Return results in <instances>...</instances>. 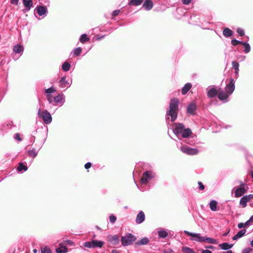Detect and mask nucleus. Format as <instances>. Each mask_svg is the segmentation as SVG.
I'll use <instances>...</instances> for the list:
<instances>
[{"label": "nucleus", "mask_w": 253, "mask_h": 253, "mask_svg": "<svg viewBox=\"0 0 253 253\" xmlns=\"http://www.w3.org/2000/svg\"><path fill=\"white\" fill-rule=\"evenodd\" d=\"M249 220L250 222H253V215L250 218Z\"/></svg>", "instance_id": "e2e57ef3"}, {"label": "nucleus", "mask_w": 253, "mask_h": 253, "mask_svg": "<svg viewBox=\"0 0 253 253\" xmlns=\"http://www.w3.org/2000/svg\"><path fill=\"white\" fill-rule=\"evenodd\" d=\"M38 116L39 118L43 120L45 124H49L52 122L51 116L47 110L42 112L41 109H39Z\"/></svg>", "instance_id": "39448f33"}, {"label": "nucleus", "mask_w": 253, "mask_h": 253, "mask_svg": "<svg viewBox=\"0 0 253 253\" xmlns=\"http://www.w3.org/2000/svg\"><path fill=\"white\" fill-rule=\"evenodd\" d=\"M246 232V229H242L239 231L235 236H233L232 239L233 240H238V239L242 237L245 234Z\"/></svg>", "instance_id": "b1692460"}, {"label": "nucleus", "mask_w": 253, "mask_h": 253, "mask_svg": "<svg viewBox=\"0 0 253 253\" xmlns=\"http://www.w3.org/2000/svg\"><path fill=\"white\" fill-rule=\"evenodd\" d=\"M153 6V3L151 0H145L143 4V7L148 11L151 10Z\"/></svg>", "instance_id": "a211bd4d"}, {"label": "nucleus", "mask_w": 253, "mask_h": 253, "mask_svg": "<svg viewBox=\"0 0 253 253\" xmlns=\"http://www.w3.org/2000/svg\"><path fill=\"white\" fill-rule=\"evenodd\" d=\"M179 103V100L176 98H173L170 100L169 109L167 110L166 113V120L169 119V117H170V121L171 122H174L176 119L178 114Z\"/></svg>", "instance_id": "f03ea898"}, {"label": "nucleus", "mask_w": 253, "mask_h": 253, "mask_svg": "<svg viewBox=\"0 0 253 253\" xmlns=\"http://www.w3.org/2000/svg\"><path fill=\"white\" fill-rule=\"evenodd\" d=\"M250 245L252 247H253V240L251 241Z\"/></svg>", "instance_id": "774afa93"}, {"label": "nucleus", "mask_w": 253, "mask_h": 253, "mask_svg": "<svg viewBox=\"0 0 253 253\" xmlns=\"http://www.w3.org/2000/svg\"><path fill=\"white\" fill-rule=\"evenodd\" d=\"M213 248L214 247L212 246H209L206 247V248L210 249H213Z\"/></svg>", "instance_id": "338daca9"}, {"label": "nucleus", "mask_w": 253, "mask_h": 253, "mask_svg": "<svg viewBox=\"0 0 253 253\" xmlns=\"http://www.w3.org/2000/svg\"><path fill=\"white\" fill-rule=\"evenodd\" d=\"M107 238L108 241L113 245L116 246L119 244L120 239L117 235L114 236L108 235Z\"/></svg>", "instance_id": "9d476101"}, {"label": "nucleus", "mask_w": 253, "mask_h": 253, "mask_svg": "<svg viewBox=\"0 0 253 253\" xmlns=\"http://www.w3.org/2000/svg\"><path fill=\"white\" fill-rule=\"evenodd\" d=\"M192 87V84L191 83H187L184 86L182 87L181 90V92L183 95L186 94L188 91Z\"/></svg>", "instance_id": "393cba45"}, {"label": "nucleus", "mask_w": 253, "mask_h": 253, "mask_svg": "<svg viewBox=\"0 0 253 253\" xmlns=\"http://www.w3.org/2000/svg\"><path fill=\"white\" fill-rule=\"evenodd\" d=\"M142 0H131L128 2V5L138 6L142 3Z\"/></svg>", "instance_id": "72a5a7b5"}, {"label": "nucleus", "mask_w": 253, "mask_h": 253, "mask_svg": "<svg viewBox=\"0 0 253 253\" xmlns=\"http://www.w3.org/2000/svg\"><path fill=\"white\" fill-rule=\"evenodd\" d=\"M244 46V52L248 53L251 51V46L249 43L246 42H243L242 44Z\"/></svg>", "instance_id": "f704fd0d"}, {"label": "nucleus", "mask_w": 253, "mask_h": 253, "mask_svg": "<svg viewBox=\"0 0 253 253\" xmlns=\"http://www.w3.org/2000/svg\"><path fill=\"white\" fill-rule=\"evenodd\" d=\"M247 192L245 187H238L235 191V197L236 198L242 196Z\"/></svg>", "instance_id": "4468645a"}, {"label": "nucleus", "mask_w": 253, "mask_h": 253, "mask_svg": "<svg viewBox=\"0 0 253 253\" xmlns=\"http://www.w3.org/2000/svg\"><path fill=\"white\" fill-rule=\"evenodd\" d=\"M155 173L151 170L145 171L140 179V182L142 184H146L151 181L154 177Z\"/></svg>", "instance_id": "423d86ee"}, {"label": "nucleus", "mask_w": 253, "mask_h": 253, "mask_svg": "<svg viewBox=\"0 0 253 253\" xmlns=\"http://www.w3.org/2000/svg\"><path fill=\"white\" fill-rule=\"evenodd\" d=\"M59 86L61 88H68L70 86L71 83L69 82L66 80V77L64 76L61 78L59 81Z\"/></svg>", "instance_id": "ddd939ff"}, {"label": "nucleus", "mask_w": 253, "mask_h": 253, "mask_svg": "<svg viewBox=\"0 0 253 253\" xmlns=\"http://www.w3.org/2000/svg\"><path fill=\"white\" fill-rule=\"evenodd\" d=\"M70 64L67 62H64L62 65V69L65 72L68 71L70 70Z\"/></svg>", "instance_id": "e433bc0d"}, {"label": "nucleus", "mask_w": 253, "mask_h": 253, "mask_svg": "<svg viewBox=\"0 0 253 253\" xmlns=\"http://www.w3.org/2000/svg\"><path fill=\"white\" fill-rule=\"evenodd\" d=\"M91 166V164L90 162L86 163L84 165V168L85 169H89Z\"/></svg>", "instance_id": "603ef678"}, {"label": "nucleus", "mask_w": 253, "mask_h": 253, "mask_svg": "<svg viewBox=\"0 0 253 253\" xmlns=\"http://www.w3.org/2000/svg\"><path fill=\"white\" fill-rule=\"evenodd\" d=\"M23 2L26 10H30L33 6L32 0H23Z\"/></svg>", "instance_id": "5701e85b"}, {"label": "nucleus", "mask_w": 253, "mask_h": 253, "mask_svg": "<svg viewBox=\"0 0 253 253\" xmlns=\"http://www.w3.org/2000/svg\"><path fill=\"white\" fill-rule=\"evenodd\" d=\"M19 0H11V3L13 4L17 5L18 3Z\"/></svg>", "instance_id": "4d7b16f0"}, {"label": "nucleus", "mask_w": 253, "mask_h": 253, "mask_svg": "<svg viewBox=\"0 0 253 253\" xmlns=\"http://www.w3.org/2000/svg\"><path fill=\"white\" fill-rule=\"evenodd\" d=\"M41 252L42 253H52L50 249L47 247H45L43 248H42Z\"/></svg>", "instance_id": "79ce46f5"}, {"label": "nucleus", "mask_w": 253, "mask_h": 253, "mask_svg": "<svg viewBox=\"0 0 253 253\" xmlns=\"http://www.w3.org/2000/svg\"><path fill=\"white\" fill-rule=\"evenodd\" d=\"M53 101L56 104L62 106L65 102V96L63 94H58L57 95L53 97Z\"/></svg>", "instance_id": "9b49d317"}, {"label": "nucleus", "mask_w": 253, "mask_h": 253, "mask_svg": "<svg viewBox=\"0 0 253 253\" xmlns=\"http://www.w3.org/2000/svg\"><path fill=\"white\" fill-rule=\"evenodd\" d=\"M197 108L196 105L194 103H191L190 104L187 108V111L188 114L191 115H194L195 111H196Z\"/></svg>", "instance_id": "6ab92c4d"}, {"label": "nucleus", "mask_w": 253, "mask_h": 253, "mask_svg": "<svg viewBox=\"0 0 253 253\" xmlns=\"http://www.w3.org/2000/svg\"><path fill=\"white\" fill-rule=\"evenodd\" d=\"M203 242H207L210 244H217L218 242L216 240L210 238L204 237Z\"/></svg>", "instance_id": "c85d7f7f"}, {"label": "nucleus", "mask_w": 253, "mask_h": 253, "mask_svg": "<svg viewBox=\"0 0 253 253\" xmlns=\"http://www.w3.org/2000/svg\"><path fill=\"white\" fill-rule=\"evenodd\" d=\"M14 138L15 140H17L19 141H21L22 140V138H21L20 134L18 133L15 134Z\"/></svg>", "instance_id": "de8ad7c7"}, {"label": "nucleus", "mask_w": 253, "mask_h": 253, "mask_svg": "<svg viewBox=\"0 0 253 253\" xmlns=\"http://www.w3.org/2000/svg\"><path fill=\"white\" fill-rule=\"evenodd\" d=\"M251 222H250V221H249V220H248L245 223H244V227H247L248 226H249L250 224H251Z\"/></svg>", "instance_id": "6e6d98bb"}, {"label": "nucleus", "mask_w": 253, "mask_h": 253, "mask_svg": "<svg viewBox=\"0 0 253 253\" xmlns=\"http://www.w3.org/2000/svg\"><path fill=\"white\" fill-rule=\"evenodd\" d=\"M67 242L69 245H72L73 244V242L71 240H67Z\"/></svg>", "instance_id": "0e129e2a"}, {"label": "nucleus", "mask_w": 253, "mask_h": 253, "mask_svg": "<svg viewBox=\"0 0 253 253\" xmlns=\"http://www.w3.org/2000/svg\"><path fill=\"white\" fill-rule=\"evenodd\" d=\"M104 37V36H100V37H97V40H98V41H100L101 40V39H102V38Z\"/></svg>", "instance_id": "69168bd1"}, {"label": "nucleus", "mask_w": 253, "mask_h": 253, "mask_svg": "<svg viewBox=\"0 0 253 253\" xmlns=\"http://www.w3.org/2000/svg\"><path fill=\"white\" fill-rule=\"evenodd\" d=\"M13 50L15 53L19 54L21 55L24 51V47L20 44H17L13 46Z\"/></svg>", "instance_id": "f3484780"}, {"label": "nucleus", "mask_w": 253, "mask_h": 253, "mask_svg": "<svg viewBox=\"0 0 253 253\" xmlns=\"http://www.w3.org/2000/svg\"><path fill=\"white\" fill-rule=\"evenodd\" d=\"M217 203L215 200L211 201L209 203L210 209L213 211H217Z\"/></svg>", "instance_id": "cd10ccee"}, {"label": "nucleus", "mask_w": 253, "mask_h": 253, "mask_svg": "<svg viewBox=\"0 0 253 253\" xmlns=\"http://www.w3.org/2000/svg\"><path fill=\"white\" fill-rule=\"evenodd\" d=\"M182 251L184 253H195L193 250L187 247H184L182 249Z\"/></svg>", "instance_id": "4c0bfd02"}, {"label": "nucleus", "mask_w": 253, "mask_h": 253, "mask_svg": "<svg viewBox=\"0 0 253 253\" xmlns=\"http://www.w3.org/2000/svg\"><path fill=\"white\" fill-rule=\"evenodd\" d=\"M243 42H241V41H238V40H236V39H233L231 42V44L233 45H234V46H237L239 44H242Z\"/></svg>", "instance_id": "a19ab883"}, {"label": "nucleus", "mask_w": 253, "mask_h": 253, "mask_svg": "<svg viewBox=\"0 0 253 253\" xmlns=\"http://www.w3.org/2000/svg\"><path fill=\"white\" fill-rule=\"evenodd\" d=\"M149 242V239L147 237H144L139 241L135 242V244L136 246H142L147 245Z\"/></svg>", "instance_id": "412c9836"}, {"label": "nucleus", "mask_w": 253, "mask_h": 253, "mask_svg": "<svg viewBox=\"0 0 253 253\" xmlns=\"http://www.w3.org/2000/svg\"><path fill=\"white\" fill-rule=\"evenodd\" d=\"M232 67L235 70H239V64L238 62H237L236 61H233L232 62Z\"/></svg>", "instance_id": "37998d69"}, {"label": "nucleus", "mask_w": 253, "mask_h": 253, "mask_svg": "<svg viewBox=\"0 0 253 253\" xmlns=\"http://www.w3.org/2000/svg\"><path fill=\"white\" fill-rule=\"evenodd\" d=\"M28 168L27 166L23 165L22 163H19L17 168V170L19 172H21L22 170L25 171L27 170Z\"/></svg>", "instance_id": "2f4dec72"}, {"label": "nucleus", "mask_w": 253, "mask_h": 253, "mask_svg": "<svg viewBox=\"0 0 253 253\" xmlns=\"http://www.w3.org/2000/svg\"><path fill=\"white\" fill-rule=\"evenodd\" d=\"M136 237L131 233H127L121 238V241L124 247L128 246L135 242Z\"/></svg>", "instance_id": "20e7f679"}, {"label": "nucleus", "mask_w": 253, "mask_h": 253, "mask_svg": "<svg viewBox=\"0 0 253 253\" xmlns=\"http://www.w3.org/2000/svg\"><path fill=\"white\" fill-rule=\"evenodd\" d=\"M237 32L240 36H243L245 35L244 30L240 28H238L237 30Z\"/></svg>", "instance_id": "a18cd8bd"}, {"label": "nucleus", "mask_w": 253, "mask_h": 253, "mask_svg": "<svg viewBox=\"0 0 253 253\" xmlns=\"http://www.w3.org/2000/svg\"><path fill=\"white\" fill-rule=\"evenodd\" d=\"M235 90V81L233 79L230 78L229 82L227 84L225 87V91L221 88L218 89L217 94L218 99L223 101L227 102L228 101V97L231 95Z\"/></svg>", "instance_id": "f257e3e1"}, {"label": "nucleus", "mask_w": 253, "mask_h": 253, "mask_svg": "<svg viewBox=\"0 0 253 253\" xmlns=\"http://www.w3.org/2000/svg\"><path fill=\"white\" fill-rule=\"evenodd\" d=\"M184 232L187 235L190 236V240L192 241H197L198 242H203L204 237H202L200 233H194L184 230Z\"/></svg>", "instance_id": "1a4fd4ad"}, {"label": "nucleus", "mask_w": 253, "mask_h": 253, "mask_svg": "<svg viewBox=\"0 0 253 253\" xmlns=\"http://www.w3.org/2000/svg\"><path fill=\"white\" fill-rule=\"evenodd\" d=\"M182 1L183 4L187 5L190 3L191 0H182Z\"/></svg>", "instance_id": "5fc2aeb1"}, {"label": "nucleus", "mask_w": 253, "mask_h": 253, "mask_svg": "<svg viewBox=\"0 0 253 253\" xmlns=\"http://www.w3.org/2000/svg\"><path fill=\"white\" fill-rule=\"evenodd\" d=\"M89 40V38L87 37V35L84 34L82 35L80 38V41L81 43H84Z\"/></svg>", "instance_id": "473e14b6"}, {"label": "nucleus", "mask_w": 253, "mask_h": 253, "mask_svg": "<svg viewBox=\"0 0 253 253\" xmlns=\"http://www.w3.org/2000/svg\"><path fill=\"white\" fill-rule=\"evenodd\" d=\"M233 34V31L228 28H225L223 30V35L226 38L232 36Z\"/></svg>", "instance_id": "bb28decb"}, {"label": "nucleus", "mask_w": 253, "mask_h": 253, "mask_svg": "<svg viewBox=\"0 0 253 253\" xmlns=\"http://www.w3.org/2000/svg\"><path fill=\"white\" fill-rule=\"evenodd\" d=\"M47 100L49 103H52L53 101V98L51 94H47L46 95Z\"/></svg>", "instance_id": "49530a36"}, {"label": "nucleus", "mask_w": 253, "mask_h": 253, "mask_svg": "<svg viewBox=\"0 0 253 253\" xmlns=\"http://www.w3.org/2000/svg\"><path fill=\"white\" fill-rule=\"evenodd\" d=\"M82 51V48L80 47L75 48L73 50V53L76 56H78L80 55Z\"/></svg>", "instance_id": "58836bf2"}, {"label": "nucleus", "mask_w": 253, "mask_h": 253, "mask_svg": "<svg viewBox=\"0 0 253 253\" xmlns=\"http://www.w3.org/2000/svg\"><path fill=\"white\" fill-rule=\"evenodd\" d=\"M145 219V216L144 212L140 211L136 216L135 222L138 224H141L144 221Z\"/></svg>", "instance_id": "2eb2a0df"}, {"label": "nucleus", "mask_w": 253, "mask_h": 253, "mask_svg": "<svg viewBox=\"0 0 253 253\" xmlns=\"http://www.w3.org/2000/svg\"><path fill=\"white\" fill-rule=\"evenodd\" d=\"M252 251V249L250 248H247L244 249L242 253H250Z\"/></svg>", "instance_id": "8fccbe9b"}, {"label": "nucleus", "mask_w": 253, "mask_h": 253, "mask_svg": "<svg viewBox=\"0 0 253 253\" xmlns=\"http://www.w3.org/2000/svg\"><path fill=\"white\" fill-rule=\"evenodd\" d=\"M111 253H120V252L117 250H113Z\"/></svg>", "instance_id": "680f3d73"}, {"label": "nucleus", "mask_w": 253, "mask_h": 253, "mask_svg": "<svg viewBox=\"0 0 253 253\" xmlns=\"http://www.w3.org/2000/svg\"><path fill=\"white\" fill-rule=\"evenodd\" d=\"M239 183H240L239 187H245V184L242 181H240Z\"/></svg>", "instance_id": "052dcab7"}, {"label": "nucleus", "mask_w": 253, "mask_h": 253, "mask_svg": "<svg viewBox=\"0 0 253 253\" xmlns=\"http://www.w3.org/2000/svg\"><path fill=\"white\" fill-rule=\"evenodd\" d=\"M180 147V150L184 153L187 155H196L198 154V150L195 148H192L185 145H183Z\"/></svg>", "instance_id": "6e6552de"}, {"label": "nucleus", "mask_w": 253, "mask_h": 253, "mask_svg": "<svg viewBox=\"0 0 253 253\" xmlns=\"http://www.w3.org/2000/svg\"><path fill=\"white\" fill-rule=\"evenodd\" d=\"M173 131L178 138L181 139H186L190 137L192 134L190 128H185L184 126L180 123L175 124Z\"/></svg>", "instance_id": "7ed1b4c3"}, {"label": "nucleus", "mask_w": 253, "mask_h": 253, "mask_svg": "<svg viewBox=\"0 0 253 253\" xmlns=\"http://www.w3.org/2000/svg\"><path fill=\"white\" fill-rule=\"evenodd\" d=\"M158 234L159 237L160 238H165L168 236V232L162 228L158 229Z\"/></svg>", "instance_id": "aec40b11"}, {"label": "nucleus", "mask_w": 253, "mask_h": 253, "mask_svg": "<svg viewBox=\"0 0 253 253\" xmlns=\"http://www.w3.org/2000/svg\"><path fill=\"white\" fill-rule=\"evenodd\" d=\"M116 219H117V218L116 217V216L115 215H114L113 214H111L110 216H109V220H110V221L112 223H114L116 221Z\"/></svg>", "instance_id": "c03bdc74"}, {"label": "nucleus", "mask_w": 253, "mask_h": 253, "mask_svg": "<svg viewBox=\"0 0 253 253\" xmlns=\"http://www.w3.org/2000/svg\"><path fill=\"white\" fill-rule=\"evenodd\" d=\"M198 184L199 185V188L200 190H203L204 189L205 186H204V185H203V184L202 183V182L199 181Z\"/></svg>", "instance_id": "3c124183"}, {"label": "nucleus", "mask_w": 253, "mask_h": 253, "mask_svg": "<svg viewBox=\"0 0 253 253\" xmlns=\"http://www.w3.org/2000/svg\"><path fill=\"white\" fill-rule=\"evenodd\" d=\"M249 201L247 200V197L244 196L240 199V205L242 208H245L247 206V203Z\"/></svg>", "instance_id": "7c9ffc66"}, {"label": "nucleus", "mask_w": 253, "mask_h": 253, "mask_svg": "<svg viewBox=\"0 0 253 253\" xmlns=\"http://www.w3.org/2000/svg\"><path fill=\"white\" fill-rule=\"evenodd\" d=\"M120 13V10H114L113 11L112 15L113 17H115V16H118Z\"/></svg>", "instance_id": "09e8293b"}, {"label": "nucleus", "mask_w": 253, "mask_h": 253, "mask_svg": "<svg viewBox=\"0 0 253 253\" xmlns=\"http://www.w3.org/2000/svg\"><path fill=\"white\" fill-rule=\"evenodd\" d=\"M238 227L240 229L244 227V223H240L238 224Z\"/></svg>", "instance_id": "13d9d810"}, {"label": "nucleus", "mask_w": 253, "mask_h": 253, "mask_svg": "<svg viewBox=\"0 0 253 253\" xmlns=\"http://www.w3.org/2000/svg\"><path fill=\"white\" fill-rule=\"evenodd\" d=\"M27 153L29 156L32 157L33 158H35L38 154V151H37L35 149L32 150H29L28 151Z\"/></svg>", "instance_id": "c9c22d12"}, {"label": "nucleus", "mask_w": 253, "mask_h": 253, "mask_svg": "<svg viewBox=\"0 0 253 253\" xmlns=\"http://www.w3.org/2000/svg\"><path fill=\"white\" fill-rule=\"evenodd\" d=\"M247 197V200L250 201L251 199L253 198V194H249L248 195L245 196Z\"/></svg>", "instance_id": "864d4df0"}, {"label": "nucleus", "mask_w": 253, "mask_h": 253, "mask_svg": "<svg viewBox=\"0 0 253 253\" xmlns=\"http://www.w3.org/2000/svg\"><path fill=\"white\" fill-rule=\"evenodd\" d=\"M104 245L103 241L99 240H92L91 242H86L84 244V246L90 249L95 248H101Z\"/></svg>", "instance_id": "0eeeda50"}, {"label": "nucleus", "mask_w": 253, "mask_h": 253, "mask_svg": "<svg viewBox=\"0 0 253 253\" xmlns=\"http://www.w3.org/2000/svg\"><path fill=\"white\" fill-rule=\"evenodd\" d=\"M218 89L212 87L209 89L207 92V95L209 98H213L218 94Z\"/></svg>", "instance_id": "dca6fc26"}, {"label": "nucleus", "mask_w": 253, "mask_h": 253, "mask_svg": "<svg viewBox=\"0 0 253 253\" xmlns=\"http://www.w3.org/2000/svg\"><path fill=\"white\" fill-rule=\"evenodd\" d=\"M179 139L181 141V144L183 143H186L190 145H194L195 143V141L193 139V137L191 136L189 137L186 139H181L180 138H179Z\"/></svg>", "instance_id": "4be33fe9"}, {"label": "nucleus", "mask_w": 253, "mask_h": 253, "mask_svg": "<svg viewBox=\"0 0 253 253\" xmlns=\"http://www.w3.org/2000/svg\"><path fill=\"white\" fill-rule=\"evenodd\" d=\"M37 13L39 16H46L47 13V9L45 6L39 5L36 8Z\"/></svg>", "instance_id": "f8f14e48"}, {"label": "nucleus", "mask_w": 253, "mask_h": 253, "mask_svg": "<svg viewBox=\"0 0 253 253\" xmlns=\"http://www.w3.org/2000/svg\"><path fill=\"white\" fill-rule=\"evenodd\" d=\"M233 244H229L228 243H223L218 245L219 247L223 250H228L233 247Z\"/></svg>", "instance_id": "a878e982"}, {"label": "nucleus", "mask_w": 253, "mask_h": 253, "mask_svg": "<svg viewBox=\"0 0 253 253\" xmlns=\"http://www.w3.org/2000/svg\"><path fill=\"white\" fill-rule=\"evenodd\" d=\"M56 91V89L53 87H50L48 88L45 89V92L47 94H51Z\"/></svg>", "instance_id": "ea45409f"}, {"label": "nucleus", "mask_w": 253, "mask_h": 253, "mask_svg": "<svg viewBox=\"0 0 253 253\" xmlns=\"http://www.w3.org/2000/svg\"><path fill=\"white\" fill-rule=\"evenodd\" d=\"M202 253H212V252L209 250H203L202 252Z\"/></svg>", "instance_id": "bf43d9fd"}, {"label": "nucleus", "mask_w": 253, "mask_h": 253, "mask_svg": "<svg viewBox=\"0 0 253 253\" xmlns=\"http://www.w3.org/2000/svg\"><path fill=\"white\" fill-rule=\"evenodd\" d=\"M68 252V248L66 246H60L56 249V253H66Z\"/></svg>", "instance_id": "c756f323"}]
</instances>
